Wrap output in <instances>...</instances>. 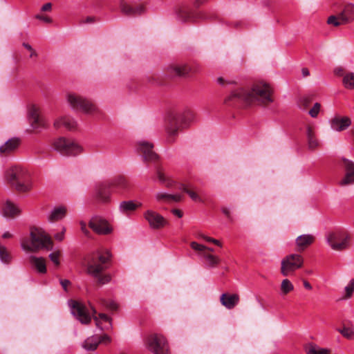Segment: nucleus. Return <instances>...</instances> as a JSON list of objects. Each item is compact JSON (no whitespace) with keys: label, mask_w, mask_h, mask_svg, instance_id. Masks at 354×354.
<instances>
[{"label":"nucleus","mask_w":354,"mask_h":354,"mask_svg":"<svg viewBox=\"0 0 354 354\" xmlns=\"http://www.w3.org/2000/svg\"><path fill=\"white\" fill-rule=\"evenodd\" d=\"M221 211L222 212L225 214V216L229 218V219H232V217H231V214H230V212L228 208L225 207H223L221 208Z\"/></svg>","instance_id":"052dcab7"},{"label":"nucleus","mask_w":354,"mask_h":354,"mask_svg":"<svg viewBox=\"0 0 354 354\" xmlns=\"http://www.w3.org/2000/svg\"><path fill=\"white\" fill-rule=\"evenodd\" d=\"M345 298H350L354 292V279H351L349 284L345 288Z\"/></svg>","instance_id":"79ce46f5"},{"label":"nucleus","mask_w":354,"mask_h":354,"mask_svg":"<svg viewBox=\"0 0 354 354\" xmlns=\"http://www.w3.org/2000/svg\"><path fill=\"white\" fill-rule=\"evenodd\" d=\"M59 256L60 252L59 251L52 252L49 254L50 259L54 263L56 266L59 265Z\"/></svg>","instance_id":"49530a36"},{"label":"nucleus","mask_w":354,"mask_h":354,"mask_svg":"<svg viewBox=\"0 0 354 354\" xmlns=\"http://www.w3.org/2000/svg\"><path fill=\"white\" fill-rule=\"evenodd\" d=\"M54 146L55 149L62 154L67 156H76L81 153L83 151L80 145L64 138L57 139L55 142Z\"/></svg>","instance_id":"9b49d317"},{"label":"nucleus","mask_w":354,"mask_h":354,"mask_svg":"<svg viewBox=\"0 0 354 354\" xmlns=\"http://www.w3.org/2000/svg\"><path fill=\"white\" fill-rule=\"evenodd\" d=\"M54 126L57 129L64 127L68 130H73L76 128L77 123L69 117H62L55 121Z\"/></svg>","instance_id":"a878e982"},{"label":"nucleus","mask_w":354,"mask_h":354,"mask_svg":"<svg viewBox=\"0 0 354 354\" xmlns=\"http://www.w3.org/2000/svg\"><path fill=\"white\" fill-rule=\"evenodd\" d=\"M60 283H61V285L62 286L63 288L66 291L67 290L68 286H69L71 284L70 281L67 280V279L61 280Z\"/></svg>","instance_id":"680f3d73"},{"label":"nucleus","mask_w":354,"mask_h":354,"mask_svg":"<svg viewBox=\"0 0 354 354\" xmlns=\"http://www.w3.org/2000/svg\"><path fill=\"white\" fill-rule=\"evenodd\" d=\"M30 242L27 239L21 241V245L24 250L28 252H37L39 250L52 249V241L44 231L33 228L30 231Z\"/></svg>","instance_id":"20e7f679"},{"label":"nucleus","mask_w":354,"mask_h":354,"mask_svg":"<svg viewBox=\"0 0 354 354\" xmlns=\"http://www.w3.org/2000/svg\"><path fill=\"white\" fill-rule=\"evenodd\" d=\"M144 217L150 227L154 230L161 229L169 225V222L162 215L153 210L146 211Z\"/></svg>","instance_id":"4468645a"},{"label":"nucleus","mask_w":354,"mask_h":354,"mask_svg":"<svg viewBox=\"0 0 354 354\" xmlns=\"http://www.w3.org/2000/svg\"><path fill=\"white\" fill-rule=\"evenodd\" d=\"M94 320L96 322V325L98 326L100 324L99 319L111 323V319L106 314L104 313H100L98 316H94L93 317Z\"/></svg>","instance_id":"c03bdc74"},{"label":"nucleus","mask_w":354,"mask_h":354,"mask_svg":"<svg viewBox=\"0 0 354 354\" xmlns=\"http://www.w3.org/2000/svg\"><path fill=\"white\" fill-rule=\"evenodd\" d=\"M156 198L158 201L169 203V194L158 192L156 194Z\"/></svg>","instance_id":"09e8293b"},{"label":"nucleus","mask_w":354,"mask_h":354,"mask_svg":"<svg viewBox=\"0 0 354 354\" xmlns=\"http://www.w3.org/2000/svg\"><path fill=\"white\" fill-rule=\"evenodd\" d=\"M337 331L348 339L354 338V330L353 327L344 326L342 328H338Z\"/></svg>","instance_id":"4c0bfd02"},{"label":"nucleus","mask_w":354,"mask_h":354,"mask_svg":"<svg viewBox=\"0 0 354 354\" xmlns=\"http://www.w3.org/2000/svg\"><path fill=\"white\" fill-rule=\"evenodd\" d=\"M146 346L154 354H170L167 340L161 334L149 335L146 339Z\"/></svg>","instance_id":"0eeeda50"},{"label":"nucleus","mask_w":354,"mask_h":354,"mask_svg":"<svg viewBox=\"0 0 354 354\" xmlns=\"http://www.w3.org/2000/svg\"><path fill=\"white\" fill-rule=\"evenodd\" d=\"M198 238H201V239H202L207 242H209V243H210V241L209 239H212V237L207 236L202 233L198 234Z\"/></svg>","instance_id":"338daca9"},{"label":"nucleus","mask_w":354,"mask_h":354,"mask_svg":"<svg viewBox=\"0 0 354 354\" xmlns=\"http://www.w3.org/2000/svg\"><path fill=\"white\" fill-rule=\"evenodd\" d=\"M167 73L171 77H185L191 71V68L187 64H171L167 67Z\"/></svg>","instance_id":"6ab92c4d"},{"label":"nucleus","mask_w":354,"mask_h":354,"mask_svg":"<svg viewBox=\"0 0 354 354\" xmlns=\"http://www.w3.org/2000/svg\"><path fill=\"white\" fill-rule=\"evenodd\" d=\"M240 297L238 294L223 293L221 295V304L227 309H233L239 302Z\"/></svg>","instance_id":"aec40b11"},{"label":"nucleus","mask_w":354,"mask_h":354,"mask_svg":"<svg viewBox=\"0 0 354 354\" xmlns=\"http://www.w3.org/2000/svg\"><path fill=\"white\" fill-rule=\"evenodd\" d=\"M208 0H195L194 2V6L196 8H199L201 6L206 3Z\"/></svg>","instance_id":"e2e57ef3"},{"label":"nucleus","mask_w":354,"mask_h":354,"mask_svg":"<svg viewBox=\"0 0 354 354\" xmlns=\"http://www.w3.org/2000/svg\"><path fill=\"white\" fill-rule=\"evenodd\" d=\"M326 240L330 248L335 251H343L350 246L351 236L344 230L329 232Z\"/></svg>","instance_id":"39448f33"},{"label":"nucleus","mask_w":354,"mask_h":354,"mask_svg":"<svg viewBox=\"0 0 354 354\" xmlns=\"http://www.w3.org/2000/svg\"><path fill=\"white\" fill-rule=\"evenodd\" d=\"M110 187L125 189L128 187L129 183L127 178L123 176H118L107 183Z\"/></svg>","instance_id":"c85d7f7f"},{"label":"nucleus","mask_w":354,"mask_h":354,"mask_svg":"<svg viewBox=\"0 0 354 354\" xmlns=\"http://www.w3.org/2000/svg\"><path fill=\"white\" fill-rule=\"evenodd\" d=\"M73 314L83 324H88L91 321V317L89 315L86 306L78 301H73L72 306Z\"/></svg>","instance_id":"dca6fc26"},{"label":"nucleus","mask_w":354,"mask_h":354,"mask_svg":"<svg viewBox=\"0 0 354 354\" xmlns=\"http://www.w3.org/2000/svg\"><path fill=\"white\" fill-rule=\"evenodd\" d=\"M23 46L27 49L28 50V51L30 52V57H37V53L35 52V50L32 48V46L27 44V43H24L23 44Z\"/></svg>","instance_id":"864d4df0"},{"label":"nucleus","mask_w":354,"mask_h":354,"mask_svg":"<svg viewBox=\"0 0 354 354\" xmlns=\"http://www.w3.org/2000/svg\"><path fill=\"white\" fill-rule=\"evenodd\" d=\"M20 140L17 138L9 139L4 145L0 147L1 154H8L17 149L20 145Z\"/></svg>","instance_id":"b1692460"},{"label":"nucleus","mask_w":354,"mask_h":354,"mask_svg":"<svg viewBox=\"0 0 354 354\" xmlns=\"http://www.w3.org/2000/svg\"><path fill=\"white\" fill-rule=\"evenodd\" d=\"M354 21V4L349 3L344 6L338 15H331L327 19V24L335 27L352 23Z\"/></svg>","instance_id":"9d476101"},{"label":"nucleus","mask_w":354,"mask_h":354,"mask_svg":"<svg viewBox=\"0 0 354 354\" xmlns=\"http://www.w3.org/2000/svg\"><path fill=\"white\" fill-rule=\"evenodd\" d=\"M171 212L173 214H174L175 216H178V218H181L183 216V212L180 210V209H174L171 210Z\"/></svg>","instance_id":"0e129e2a"},{"label":"nucleus","mask_w":354,"mask_h":354,"mask_svg":"<svg viewBox=\"0 0 354 354\" xmlns=\"http://www.w3.org/2000/svg\"><path fill=\"white\" fill-rule=\"evenodd\" d=\"M201 255L209 268H215L221 263V259L218 256L207 252H203Z\"/></svg>","instance_id":"7c9ffc66"},{"label":"nucleus","mask_w":354,"mask_h":354,"mask_svg":"<svg viewBox=\"0 0 354 354\" xmlns=\"http://www.w3.org/2000/svg\"><path fill=\"white\" fill-rule=\"evenodd\" d=\"M303 284H304V286L305 288H306L307 290H312L313 287L311 286V284L306 280H304L303 281Z\"/></svg>","instance_id":"774afa93"},{"label":"nucleus","mask_w":354,"mask_h":354,"mask_svg":"<svg viewBox=\"0 0 354 354\" xmlns=\"http://www.w3.org/2000/svg\"><path fill=\"white\" fill-rule=\"evenodd\" d=\"M111 254L108 250H97L88 254L86 257V272L97 279L100 285L109 283L111 276L109 274H102L109 267Z\"/></svg>","instance_id":"f03ea898"},{"label":"nucleus","mask_w":354,"mask_h":354,"mask_svg":"<svg viewBox=\"0 0 354 354\" xmlns=\"http://www.w3.org/2000/svg\"><path fill=\"white\" fill-rule=\"evenodd\" d=\"M99 344L98 337H91L84 342V348L88 351H95Z\"/></svg>","instance_id":"c9c22d12"},{"label":"nucleus","mask_w":354,"mask_h":354,"mask_svg":"<svg viewBox=\"0 0 354 354\" xmlns=\"http://www.w3.org/2000/svg\"><path fill=\"white\" fill-rule=\"evenodd\" d=\"M183 200V196L180 194H169V203L171 202H180Z\"/></svg>","instance_id":"8fccbe9b"},{"label":"nucleus","mask_w":354,"mask_h":354,"mask_svg":"<svg viewBox=\"0 0 354 354\" xmlns=\"http://www.w3.org/2000/svg\"><path fill=\"white\" fill-rule=\"evenodd\" d=\"M272 95L273 89L270 84L264 82H258L254 83L249 91L243 88L234 91L226 98L225 102L236 101L246 104L257 103L268 106L274 101Z\"/></svg>","instance_id":"f257e3e1"},{"label":"nucleus","mask_w":354,"mask_h":354,"mask_svg":"<svg viewBox=\"0 0 354 354\" xmlns=\"http://www.w3.org/2000/svg\"><path fill=\"white\" fill-rule=\"evenodd\" d=\"M307 139L308 146L310 150H315L319 146V141L315 137L313 128L312 126L308 125L307 127Z\"/></svg>","instance_id":"c756f323"},{"label":"nucleus","mask_w":354,"mask_h":354,"mask_svg":"<svg viewBox=\"0 0 354 354\" xmlns=\"http://www.w3.org/2000/svg\"><path fill=\"white\" fill-rule=\"evenodd\" d=\"M178 19L183 22H195L198 19L207 18L204 12H195L185 6H180L176 10Z\"/></svg>","instance_id":"f8f14e48"},{"label":"nucleus","mask_w":354,"mask_h":354,"mask_svg":"<svg viewBox=\"0 0 354 354\" xmlns=\"http://www.w3.org/2000/svg\"><path fill=\"white\" fill-rule=\"evenodd\" d=\"M5 178L7 183L19 192H29L32 187L28 171L21 165L8 168L6 171Z\"/></svg>","instance_id":"7ed1b4c3"},{"label":"nucleus","mask_w":354,"mask_h":354,"mask_svg":"<svg viewBox=\"0 0 354 354\" xmlns=\"http://www.w3.org/2000/svg\"><path fill=\"white\" fill-rule=\"evenodd\" d=\"M51 9H52V3H45L44 5H43V6L41 8V11H43V12L50 11V10H51Z\"/></svg>","instance_id":"bf43d9fd"},{"label":"nucleus","mask_w":354,"mask_h":354,"mask_svg":"<svg viewBox=\"0 0 354 354\" xmlns=\"http://www.w3.org/2000/svg\"><path fill=\"white\" fill-rule=\"evenodd\" d=\"M308 354H319V351H317L315 346H311L308 352H307Z\"/></svg>","instance_id":"69168bd1"},{"label":"nucleus","mask_w":354,"mask_h":354,"mask_svg":"<svg viewBox=\"0 0 354 354\" xmlns=\"http://www.w3.org/2000/svg\"><path fill=\"white\" fill-rule=\"evenodd\" d=\"M36 18L38 19L42 20L45 23L50 24V23L52 22V19L50 17H48V16L37 15L36 16Z\"/></svg>","instance_id":"4d7b16f0"},{"label":"nucleus","mask_w":354,"mask_h":354,"mask_svg":"<svg viewBox=\"0 0 354 354\" xmlns=\"http://www.w3.org/2000/svg\"><path fill=\"white\" fill-rule=\"evenodd\" d=\"M156 174H157L158 178L160 183L165 184V185L167 187H169L172 185V184H173L172 180H170L169 178H167L165 176L164 173L162 172V171L161 170L160 168H158L157 169Z\"/></svg>","instance_id":"58836bf2"},{"label":"nucleus","mask_w":354,"mask_h":354,"mask_svg":"<svg viewBox=\"0 0 354 354\" xmlns=\"http://www.w3.org/2000/svg\"><path fill=\"white\" fill-rule=\"evenodd\" d=\"M120 9L124 15L129 17L140 15L145 11V7L142 5L133 6L124 2L121 3Z\"/></svg>","instance_id":"4be33fe9"},{"label":"nucleus","mask_w":354,"mask_h":354,"mask_svg":"<svg viewBox=\"0 0 354 354\" xmlns=\"http://www.w3.org/2000/svg\"><path fill=\"white\" fill-rule=\"evenodd\" d=\"M342 84L346 89H354V73L350 72L345 74L342 79Z\"/></svg>","instance_id":"f704fd0d"},{"label":"nucleus","mask_w":354,"mask_h":354,"mask_svg":"<svg viewBox=\"0 0 354 354\" xmlns=\"http://www.w3.org/2000/svg\"><path fill=\"white\" fill-rule=\"evenodd\" d=\"M315 240V236L310 234H305L299 236L296 240L295 243L298 248V251H304L310 245H312Z\"/></svg>","instance_id":"5701e85b"},{"label":"nucleus","mask_w":354,"mask_h":354,"mask_svg":"<svg viewBox=\"0 0 354 354\" xmlns=\"http://www.w3.org/2000/svg\"><path fill=\"white\" fill-rule=\"evenodd\" d=\"M88 226L98 234H108L111 232L112 228L108 222L100 217H93L88 223Z\"/></svg>","instance_id":"2eb2a0df"},{"label":"nucleus","mask_w":354,"mask_h":354,"mask_svg":"<svg viewBox=\"0 0 354 354\" xmlns=\"http://www.w3.org/2000/svg\"><path fill=\"white\" fill-rule=\"evenodd\" d=\"M3 212L5 216L13 218L20 213V210L14 203L7 201L4 205Z\"/></svg>","instance_id":"2f4dec72"},{"label":"nucleus","mask_w":354,"mask_h":354,"mask_svg":"<svg viewBox=\"0 0 354 354\" xmlns=\"http://www.w3.org/2000/svg\"><path fill=\"white\" fill-rule=\"evenodd\" d=\"M342 161L345 169V176L340 180L339 185L346 186L354 184V162L346 158H343Z\"/></svg>","instance_id":"a211bd4d"},{"label":"nucleus","mask_w":354,"mask_h":354,"mask_svg":"<svg viewBox=\"0 0 354 354\" xmlns=\"http://www.w3.org/2000/svg\"><path fill=\"white\" fill-rule=\"evenodd\" d=\"M303 265L304 259L301 255L298 254H288L281 260V273L283 276H289L302 268Z\"/></svg>","instance_id":"1a4fd4ad"},{"label":"nucleus","mask_w":354,"mask_h":354,"mask_svg":"<svg viewBox=\"0 0 354 354\" xmlns=\"http://www.w3.org/2000/svg\"><path fill=\"white\" fill-rule=\"evenodd\" d=\"M67 100L73 109L80 110L86 114L99 113L98 108L92 102L77 94H68Z\"/></svg>","instance_id":"423d86ee"},{"label":"nucleus","mask_w":354,"mask_h":354,"mask_svg":"<svg viewBox=\"0 0 354 354\" xmlns=\"http://www.w3.org/2000/svg\"><path fill=\"white\" fill-rule=\"evenodd\" d=\"M217 82H218V84H219L220 85H222V86H225L226 84H235L234 81L225 80L222 77H220L217 78Z\"/></svg>","instance_id":"5fc2aeb1"},{"label":"nucleus","mask_w":354,"mask_h":354,"mask_svg":"<svg viewBox=\"0 0 354 354\" xmlns=\"http://www.w3.org/2000/svg\"><path fill=\"white\" fill-rule=\"evenodd\" d=\"M30 263L39 273L45 274L46 272V261L43 257L30 256Z\"/></svg>","instance_id":"bb28decb"},{"label":"nucleus","mask_w":354,"mask_h":354,"mask_svg":"<svg viewBox=\"0 0 354 354\" xmlns=\"http://www.w3.org/2000/svg\"><path fill=\"white\" fill-rule=\"evenodd\" d=\"M180 189H182L184 192L187 193L189 197L195 202H201L202 200L201 197L198 195V194L194 192L193 189H189L187 185H182L180 187Z\"/></svg>","instance_id":"e433bc0d"},{"label":"nucleus","mask_w":354,"mask_h":354,"mask_svg":"<svg viewBox=\"0 0 354 354\" xmlns=\"http://www.w3.org/2000/svg\"><path fill=\"white\" fill-rule=\"evenodd\" d=\"M351 124V119L346 116H335L330 121L331 128L337 131H342L346 129Z\"/></svg>","instance_id":"412c9836"},{"label":"nucleus","mask_w":354,"mask_h":354,"mask_svg":"<svg viewBox=\"0 0 354 354\" xmlns=\"http://www.w3.org/2000/svg\"><path fill=\"white\" fill-rule=\"evenodd\" d=\"M294 290V285L288 279L282 280L280 285V294L282 296L286 295Z\"/></svg>","instance_id":"72a5a7b5"},{"label":"nucleus","mask_w":354,"mask_h":354,"mask_svg":"<svg viewBox=\"0 0 354 354\" xmlns=\"http://www.w3.org/2000/svg\"><path fill=\"white\" fill-rule=\"evenodd\" d=\"M0 258L4 263H8L10 261V255L6 247L0 244Z\"/></svg>","instance_id":"ea45409f"},{"label":"nucleus","mask_w":354,"mask_h":354,"mask_svg":"<svg viewBox=\"0 0 354 354\" xmlns=\"http://www.w3.org/2000/svg\"><path fill=\"white\" fill-rule=\"evenodd\" d=\"M110 185L103 183L97 185L93 194L94 200L100 204H109L111 201V192Z\"/></svg>","instance_id":"ddd939ff"},{"label":"nucleus","mask_w":354,"mask_h":354,"mask_svg":"<svg viewBox=\"0 0 354 354\" xmlns=\"http://www.w3.org/2000/svg\"><path fill=\"white\" fill-rule=\"evenodd\" d=\"M138 147L145 161L153 162L158 160V156L153 151V145L152 143L141 141L138 142Z\"/></svg>","instance_id":"f3484780"},{"label":"nucleus","mask_w":354,"mask_h":354,"mask_svg":"<svg viewBox=\"0 0 354 354\" xmlns=\"http://www.w3.org/2000/svg\"><path fill=\"white\" fill-rule=\"evenodd\" d=\"M312 100H313V98L310 95L303 96L299 100V105L300 107H301V108L305 109L311 103Z\"/></svg>","instance_id":"a19ab883"},{"label":"nucleus","mask_w":354,"mask_h":354,"mask_svg":"<svg viewBox=\"0 0 354 354\" xmlns=\"http://www.w3.org/2000/svg\"><path fill=\"white\" fill-rule=\"evenodd\" d=\"M190 246L193 250H194L195 251H198V252H205L204 251L205 250V249H207L206 246L199 244L195 241L191 242Z\"/></svg>","instance_id":"de8ad7c7"},{"label":"nucleus","mask_w":354,"mask_h":354,"mask_svg":"<svg viewBox=\"0 0 354 354\" xmlns=\"http://www.w3.org/2000/svg\"><path fill=\"white\" fill-rule=\"evenodd\" d=\"M98 342L100 343H103L105 344H108L111 342V337L107 335H104L100 337H98Z\"/></svg>","instance_id":"603ef678"},{"label":"nucleus","mask_w":354,"mask_h":354,"mask_svg":"<svg viewBox=\"0 0 354 354\" xmlns=\"http://www.w3.org/2000/svg\"><path fill=\"white\" fill-rule=\"evenodd\" d=\"M29 120L32 127L35 129L45 127L44 121L39 116L38 110L35 107H32L30 110Z\"/></svg>","instance_id":"393cba45"},{"label":"nucleus","mask_w":354,"mask_h":354,"mask_svg":"<svg viewBox=\"0 0 354 354\" xmlns=\"http://www.w3.org/2000/svg\"><path fill=\"white\" fill-rule=\"evenodd\" d=\"M66 232V228L63 227L61 232L55 234L54 237L57 241H62L64 239V234Z\"/></svg>","instance_id":"6e6d98bb"},{"label":"nucleus","mask_w":354,"mask_h":354,"mask_svg":"<svg viewBox=\"0 0 354 354\" xmlns=\"http://www.w3.org/2000/svg\"><path fill=\"white\" fill-rule=\"evenodd\" d=\"M66 214V209L64 207L55 208L48 217L50 222H55L62 219Z\"/></svg>","instance_id":"473e14b6"},{"label":"nucleus","mask_w":354,"mask_h":354,"mask_svg":"<svg viewBox=\"0 0 354 354\" xmlns=\"http://www.w3.org/2000/svg\"><path fill=\"white\" fill-rule=\"evenodd\" d=\"M192 117L193 113L189 110L185 111L183 113L176 114L171 117L167 127V131L169 134V138H167L168 142L173 143L174 142V139L172 136L177 134L182 124H186L187 118L189 120Z\"/></svg>","instance_id":"6e6552de"},{"label":"nucleus","mask_w":354,"mask_h":354,"mask_svg":"<svg viewBox=\"0 0 354 354\" xmlns=\"http://www.w3.org/2000/svg\"><path fill=\"white\" fill-rule=\"evenodd\" d=\"M101 302H102V304H103L104 306H105L106 308H109L110 310H116L118 308V304L113 301H105L104 299H102L101 300Z\"/></svg>","instance_id":"a18cd8bd"},{"label":"nucleus","mask_w":354,"mask_h":354,"mask_svg":"<svg viewBox=\"0 0 354 354\" xmlns=\"http://www.w3.org/2000/svg\"><path fill=\"white\" fill-rule=\"evenodd\" d=\"M97 21V19L95 17L88 16L86 17L85 19H81L80 24H91L96 22Z\"/></svg>","instance_id":"3c124183"},{"label":"nucleus","mask_w":354,"mask_h":354,"mask_svg":"<svg viewBox=\"0 0 354 354\" xmlns=\"http://www.w3.org/2000/svg\"><path fill=\"white\" fill-rule=\"evenodd\" d=\"M140 206V203H135L133 201H124L120 203L119 209L122 213L127 214L135 211Z\"/></svg>","instance_id":"cd10ccee"},{"label":"nucleus","mask_w":354,"mask_h":354,"mask_svg":"<svg viewBox=\"0 0 354 354\" xmlns=\"http://www.w3.org/2000/svg\"><path fill=\"white\" fill-rule=\"evenodd\" d=\"M320 108H321V104L318 102H316L313 108L309 111V115L312 117V118H316L317 117L318 114H319V112L320 111Z\"/></svg>","instance_id":"37998d69"},{"label":"nucleus","mask_w":354,"mask_h":354,"mask_svg":"<svg viewBox=\"0 0 354 354\" xmlns=\"http://www.w3.org/2000/svg\"><path fill=\"white\" fill-rule=\"evenodd\" d=\"M80 226H81V230L82 231V232L86 235V236H88L89 234V231L88 230V229L86 228V225L84 222L83 221H81L80 222Z\"/></svg>","instance_id":"13d9d810"}]
</instances>
